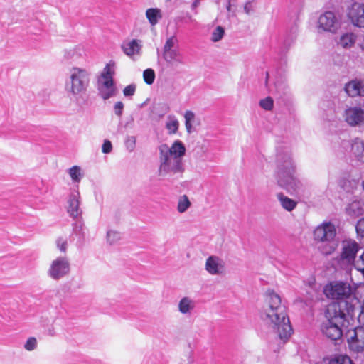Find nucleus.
Masks as SVG:
<instances>
[{"label": "nucleus", "instance_id": "49530a36", "mask_svg": "<svg viewBox=\"0 0 364 364\" xmlns=\"http://www.w3.org/2000/svg\"><path fill=\"white\" fill-rule=\"evenodd\" d=\"M114 113L117 116L121 117L124 109V104L119 101L114 106Z\"/></svg>", "mask_w": 364, "mask_h": 364}, {"label": "nucleus", "instance_id": "5701e85b", "mask_svg": "<svg viewBox=\"0 0 364 364\" xmlns=\"http://www.w3.org/2000/svg\"><path fill=\"white\" fill-rule=\"evenodd\" d=\"M351 153L360 161L364 163V141L359 138H355L352 141Z\"/></svg>", "mask_w": 364, "mask_h": 364}, {"label": "nucleus", "instance_id": "c03bdc74", "mask_svg": "<svg viewBox=\"0 0 364 364\" xmlns=\"http://www.w3.org/2000/svg\"><path fill=\"white\" fill-rule=\"evenodd\" d=\"M136 91V85L131 84L124 87L123 90V94L125 97H132L134 95Z\"/></svg>", "mask_w": 364, "mask_h": 364}, {"label": "nucleus", "instance_id": "0eeeda50", "mask_svg": "<svg viewBox=\"0 0 364 364\" xmlns=\"http://www.w3.org/2000/svg\"><path fill=\"white\" fill-rule=\"evenodd\" d=\"M159 172L161 176L166 174L182 173L184 171L182 159L159 154Z\"/></svg>", "mask_w": 364, "mask_h": 364}, {"label": "nucleus", "instance_id": "f03ea898", "mask_svg": "<svg viewBox=\"0 0 364 364\" xmlns=\"http://www.w3.org/2000/svg\"><path fill=\"white\" fill-rule=\"evenodd\" d=\"M323 293L328 299L338 300L328 306V314L335 316L341 312L347 316H355L360 300L353 294V289L349 284L343 282H330L324 287Z\"/></svg>", "mask_w": 364, "mask_h": 364}, {"label": "nucleus", "instance_id": "bb28decb", "mask_svg": "<svg viewBox=\"0 0 364 364\" xmlns=\"http://www.w3.org/2000/svg\"><path fill=\"white\" fill-rule=\"evenodd\" d=\"M296 28H294L289 34H287L283 41L282 47L281 48V55L287 53L291 46L293 44L296 39Z\"/></svg>", "mask_w": 364, "mask_h": 364}, {"label": "nucleus", "instance_id": "473e14b6", "mask_svg": "<svg viewBox=\"0 0 364 364\" xmlns=\"http://www.w3.org/2000/svg\"><path fill=\"white\" fill-rule=\"evenodd\" d=\"M69 175L74 182H80L82 178L81 169L77 166H74L69 169Z\"/></svg>", "mask_w": 364, "mask_h": 364}, {"label": "nucleus", "instance_id": "f257e3e1", "mask_svg": "<svg viewBox=\"0 0 364 364\" xmlns=\"http://www.w3.org/2000/svg\"><path fill=\"white\" fill-rule=\"evenodd\" d=\"M260 318L270 329L277 333L279 339L285 343L293 331L279 294L268 290L265 294V304L260 312Z\"/></svg>", "mask_w": 364, "mask_h": 364}, {"label": "nucleus", "instance_id": "a211bd4d", "mask_svg": "<svg viewBox=\"0 0 364 364\" xmlns=\"http://www.w3.org/2000/svg\"><path fill=\"white\" fill-rule=\"evenodd\" d=\"M276 99L282 102H286L290 97L289 88L284 81H277L274 83V89L270 90Z\"/></svg>", "mask_w": 364, "mask_h": 364}, {"label": "nucleus", "instance_id": "20e7f679", "mask_svg": "<svg viewBox=\"0 0 364 364\" xmlns=\"http://www.w3.org/2000/svg\"><path fill=\"white\" fill-rule=\"evenodd\" d=\"M326 317L321 328L322 333L328 338L336 341L340 339L343 335L342 328H348L350 322L353 321L354 316H347L344 313H338L335 316L328 314V309H326Z\"/></svg>", "mask_w": 364, "mask_h": 364}, {"label": "nucleus", "instance_id": "864d4df0", "mask_svg": "<svg viewBox=\"0 0 364 364\" xmlns=\"http://www.w3.org/2000/svg\"><path fill=\"white\" fill-rule=\"evenodd\" d=\"M268 77H269V73L267 72V80H266V82H267Z\"/></svg>", "mask_w": 364, "mask_h": 364}, {"label": "nucleus", "instance_id": "72a5a7b5", "mask_svg": "<svg viewBox=\"0 0 364 364\" xmlns=\"http://www.w3.org/2000/svg\"><path fill=\"white\" fill-rule=\"evenodd\" d=\"M143 77L147 85H152L155 80V73L154 70L151 68L146 69L143 73Z\"/></svg>", "mask_w": 364, "mask_h": 364}, {"label": "nucleus", "instance_id": "2f4dec72", "mask_svg": "<svg viewBox=\"0 0 364 364\" xmlns=\"http://www.w3.org/2000/svg\"><path fill=\"white\" fill-rule=\"evenodd\" d=\"M184 117L186 129L188 133H191L193 129L192 123L195 120V114L192 111L188 110L185 112Z\"/></svg>", "mask_w": 364, "mask_h": 364}, {"label": "nucleus", "instance_id": "9b49d317", "mask_svg": "<svg viewBox=\"0 0 364 364\" xmlns=\"http://www.w3.org/2000/svg\"><path fill=\"white\" fill-rule=\"evenodd\" d=\"M336 235V227L331 223H323L318 226L314 232V239L321 242H331Z\"/></svg>", "mask_w": 364, "mask_h": 364}, {"label": "nucleus", "instance_id": "cd10ccee", "mask_svg": "<svg viewBox=\"0 0 364 364\" xmlns=\"http://www.w3.org/2000/svg\"><path fill=\"white\" fill-rule=\"evenodd\" d=\"M146 16L151 26H155L159 18H161V10L157 8L148 9L146 11Z\"/></svg>", "mask_w": 364, "mask_h": 364}, {"label": "nucleus", "instance_id": "c9c22d12", "mask_svg": "<svg viewBox=\"0 0 364 364\" xmlns=\"http://www.w3.org/2000/svg\"><path fill=\"white\" fill-rule=\"evenodd\" d=\"M225 33V31L223 27L217 26L212 33L211 40L213 42H218L222 39Z\"/></svg>", "mask_w": 364, "mask_h": 364}, {"label": "nucleus", "instance_id": "7ed1b4c3", "mask_svg": "<svg viewBox=\"0 0 364 364\" xmlns=\"http://www.w3.org/2000/svg\"><path fill=\"white\" fill-rule=\"evenodd\" d=\"M276 178L278 185L293 194L301 188L300 181L295 176L296 166L290 149L284 145L277 146Z\"/></svg>", "mask_w": 364, "mask_h": 364}, {"label": "nucleus", "instance_id": "6ab92c4d", "mask_svg": "<svg viewBox=\"0 0 364 364\" xmlns=\"http://www.w3.org/2000/svg\"><path fill=\"white\" fill-rule=\"evenodd\" d=\"M222 260L215 256H210L205 262V269L212 275L220 274L223 269Z\"/></svg>", "mask_w": 364, "mask_h": 364}, {"label": "nucleus", "instance_id": "412c9836", "mask_svg": "<svg viewBox=\"0 0 364 364\" xmlns=\"http://www.w3.org/2000/svg\"><path fill=\"white\" fill-rule=\"evenodd\" d=\"M346 213L351 218H358L364 214V203L355 200L349 203L346 208Z\"/></svg>", "mask_w": 364, "mask_h": 364}, {"label": "nucleus", "instance_id": "f8f14e48", "mask_svg": "<svg viewBox=\"0 0 364 364\" xmlns=\"http://www.w3.org/2000/svg\"><path fill=\"white\" fill-rule=\"evenodd\" d=\"M347 16L354 26L364 28L363 4L353 3L348 9Z\"/></svg>", "mask_w": 364, "mask_h": 364}, {"label": "nucleus", "instance_id": "e433bc0d", "mask_svg": "<svg viewBox=\"0 0 364 364\" xmlns=\"http://www.w3.org/2000/svg\"><path fill=\"white\" fill-rule=\"evenodd\" d=\"M121 238L120 233L117 231L109 230L107 233V240L109 244H114Z\"/></svg>", "mask_w": 364, "mask_h": 364}, {"label": "nucleus", "instance_id": "4be33fe9", "mask_svg": "<svg viewBox=\"0 0 364 364\" xmlns=\"http://www.w3.org/2000/svg\"><path fill=\"white\" fill-rule=\"evenodd\" d=\"M163 58L166 63L171 65L183 63L182 55L177 49L164 50Z\"/></svg>", "mask_w": 364, "mask_h": 364}, {"label": "nucleus", "instance_id": "9d476101", "mask_svg": "<svg viewBox=\"0 0 364 364\" xmlns=\"http://www.w3.org/2000/svg\"><path fill=\"white\" fill-rule=\"evenodd\" d=\"M70 271V264L67 258L58 257L53 261L48 270L49 276L55 279H60Z\"/></svg>", "mask_w": 364, "mask_h": 364}, {"label": "nucleus", "instance_id": "a19ab883", "mask_svg": "<svg viewBox=\"0 0 364 364\" xmlns=\"http://www.w3.org/2000/svg\"><path fill=\"white\" fill-rule=\"evenodd\" d=\"M113 75H114V72L111 70L109 64H107L105 67V68L101 74V79L106 80V79H108V77L113 79Z\"/></svg>", "mask_w": 364, "mask_h": 364}, {"label": "nucleus", "instance_id": "8fccbe9b", "mask_svg": "<svg viewBox=\"0 0 364 364\" xmlns=\"http://www.w3.org/2000/svg\"><path fill=\"white\" fill-rule=\"evenodd\" d=\"M244 11L247 14H250L253 11V6L252 1H247L244 6Z\"/></svg>", "mask_w": 364, "mask_h": 364}, {"label": "nucleus", "instance_id": "f3484780", "mask_svg": "<svg viewBox=\"0 0 364 364\" xmlns=\"http://www.w3.org/2000/svg\"><path fill=\"white\" fill-rule=\"evenodd\" d=\"M121 48L125 55L135 60V56L141 55L142 46L140 43V41L132 39V41L124 42Z\"/></svg>", "mask_w": 364, "mask_h": 364}, {"label": "nucleus", "instance_id": "39448f33", "mask_svg": "<svg viewBox=\"0 0 364 364\" xmlns=\"http://www.w3.org/2000/svg\"><path fill=\"white\" fill-rule=\"evenodd\" d=\"M91 73L86 69L73 67L70 70L69 80L66 82L68 92L74 96L86 93L90 85Z\"/></svg>", "mask_w": 364, "mask_h": 364}, {"label": "nucleus", "instance_id": "2eb2a0df", "mask_svg": "<svg viewBox=\"0 0 364 364\" xmlns=\"http://www.w3.org/2000/svg\"><path fill=\"white\" fill-rule=\"evenodd\" d=\"M159 154H165L171 156H176L180 159L186 154V147L184 144L180 141H175L171 147L167 144H162L159 146Z\"/></svg>", "mask_w": 364, "mask_h": 364}, {"label": "nucleus", "instance_id": "58836bf2", "mask_svg": "<svg viewBox=\"0 0 364 364\" xmlns=\"http://www.w3.org/2000/svg\"><path fill=\"white\" fill-rule=\"evenodd\" d=\"M353 266L355 269L364 274V252L355 259Z\"/></svg>", "mask_w": 364, "mask_h": 364}, {"label": "nucleus", "instance_id": "79ce46f5", "mask_svg": "<svg viewBox=\"0 0 364 364\" xmlns=\"http://www.w3.org/2000/svg\"><path fill=\"white\" fill-rule=\"evenodd\" d=\"M176 42L177 39L176 38L175 36H171L168 38L166 40V43L164 46L163 51L173 49V47L175 46Z\"/></svg>", "mask_w": 364, "mask_h": 364}, {"label": "nucleus", "instance_id": "393cba45", "mask_svg": "<svg viewBox=\"0 0 364 364\" xmlns=\"http://www.w3.org/2000/svg\"><path fill=\"white\" fill-rule=\"evenodd\" d=\"M277 196L282 207L287 211L290 212L296 208L297 203L294 200L284 196L282 193H277Z\"/></svg>", "mask_w": 364, "mask_h": 364}, {"label": "nucleus", "instance_id": "de8ad7c7", "mask_svg": "<svg viewBox=\"0 0 364 364\" xmlns=\"http://www.w3.org/2000/svg\"><path fill=\"white\" fill-rule=\"evenodd\" d=\"M67 241L61 238L58 239L57 246L61 252H65L67 249Z\"/></svg>", "mask_w": 364, "mask_h": 364}, {"label": "nucleus", "instance_id": "6e6552de", "mask_svg": "<svg viewBox=\"0 0 364 364\" xmlns=\"http://www.w3.org/2000/svg\"><path fill=\"white\" fill-rule=\"evenodd\" d=\"M348 342L350 349L357 353L364 350V327L358 326L348 329Z\"/></svg>", "mask_w": 364, "mask_h": 364}, {"label": "nucleus", "instance_id": "4468645a", "mask_svg": "<svg viewBox=\"0 0 364 364\" xmlns=\"http://www.w3.org/2000/svg\"><path fill=\"white\" fill-rule=\"evenodd\" d=\"M344 118L350 126H356L364 122V110L359 107H348L345 110Z\"/></svg>", "mask_w": 364, "mask_h": 364}, {"label": "nucleus", "instance_id": "dca6fc26", "mask_svg": "<svg viewBox=\"0 0 364 364\" xmlns=\"http://www.w3.org/2000/svg\"><path fill=\"white\" fill-rule=\"evenodd\" d=\"M344 90L351 97H364V81L358 79L351 80L345 85Z\"/></svg>", "mask_w": 364, "mask_h": 364}, {"label": "nucleus", "instance_id": "a18cd8bd", "mask_svg": "<svg viewBox=\"0 0 364 364\" xmlns=\"http://www.w3.org/2000/svg\"><path fill=\"white\" fill-rule=\"evenodd\" d=\"M112 151V142L108 140L105 139L104 140V142L102 146V151L104 154H109Z\"/></svg>", "mask_w": 364, "mask_h": 364}, {"label": "nucleus", "instance_id": "a878e982", "mask_svg": "<svg viewBox=\"0 0 364 364\" xmlns=\"http://www.w3.org/2000/svg\"><path fill=\"white\" fill-rule=\"evenodd\" d=\"M195 307V302L188 297H183L178 304V310L181 313L186 314Z\"/></svg>", "mask_w": 364, "mask_h": 364}, {"label": "nucleus", "instance_id": "5fc2aeb1", "mask_svg": "<svg viewBox=\"0 0 364 364\" xmlns=\"http://www.w3.org/2000/svg\"><path fill=\"white\" fill-rule=\"evenodd\" d=\"M363 189H364V181H363Z\"/></svg>", "mask_w": 364, "mask_h": 364}, {"label": "nucleus", "instance_id": "7c9ffc66", "mask_svg": "<svg viewBox=\"0 0 364 364\" xmlns=\"http://www.w3.org/2000/svg\"><path fill=\"white\" fill-rule=\"evenodd\" d=\"M191 206V202L187 196H182L178 203L177 210L179 213H183L186 212L188 208Z\"/></svg>", "mask_w": 364, "mask_h": 364}, {"label": "nucleus", "instance_id": "1a4fd4ad", "mask_svg": "<svg viewBox=\"0 0 364 364\" xmlns=\"http://www.w3.org/2000/svg\"><path fill=\"white\" fill-rule=\"evenodd\" d=\"M360 250L359 245L354 240H345L342 244L340 260L343 264H353L355 256Z\"/></svg>", "mask_w": 364, "mask_h": 364}, {"label": "nucleus", "instance_id": "ddd939ff", "mask_svg": "<svg viewBox=\"0 0 364 364\" xmlns=\"http://www.w3.org/2000/svg\"><path fill=\"white\" fill-rule=\"evenodd\" d=\"M318 26L325 31L335 33L338 27V21L333 12L326 11L320 16Z\"/></svg>", "mask_w": 364, "mask_h": 364}, {"label": "nucleus", "instance_id": "423d86ee", "mask_svg": "<svg viewBox=\"0 0 364 364\" xmlns=\"http://www.w3.org/2000/svg\"><path fill=\"white\" fill-rule=\"evenodd\" d=\"M80 196L77 190L70 192L67 201V212L69 215L77 221L73 225V232L80 234L82 230V223L78 219L82 218V210L80 208Z\"/></svg>", "mask_w": 364, "mask_h": 364}, {"label": "nucleus", "instance_id": "b1692460", "mask_svg": "<svg viewBox=\"0 0 364 364\" xmlns=\"http://www.w3.org/2000/svg\"><path fill=\"white\" fill-rule=\"evenodd\" d=\"M356 39L357 36L355 33H346L341 36L338 44L343 48H350L355 45Z\"/></svg>", "mask_w": 364, "mask_h": 364}, {"label": "nucleus", "instance_id": "37998d69", "mask_svg": "<svg viewBox=\"0 0 364 364\" xmlns=\"http://www.w3.org/2000/svg\"><path fill=\"white\" fill-rule=\"evenodd\" d=\"M355 229L358 235L364 237V218L358 221Z\"/></svg>", "mask_w": 364, "mask_h": 364}, {"label": "nucleus", "instance_id": "09e8293b", "mask_svg": "<svg viewBox=\"0 0 364 364\" xmlns=\"http://www.w3.org/2000/svg\"><path fill=\"white\" fill-rule=\"evenodd\" d=\"M236 6V0H228L226 4V9L229 13H232V14H235V10L232 9V7Z\"/></svg>", "mask_w": 364, "mask_h": 364}, {"label": "nucleus", "instance_id": "f704fd0d", "mask_svg": "<svg viewBox=\"0 0 364 364\" xmlns=\"http://www.w3.org/2000/svg\"><path fill=\"white\" fill-rule=\"evenodd\" d=\"M136 137L134 136H127L124 140V145L129 152H132L136 146Z\"/></svg>", "mask_w": 364, "mask_h": 364}, {"label": "nucleus", "instance_id": "c85d7f7f", "mask_svg": "<svg viewBox=\"0 0 364 364\" xmlns=\"http://www.w3.org/2000/svg\"><path fill=\"white\" fill-rule=\"evenodd\" d=\"M166 123V128L169 134H176L178 129L179 122L175 116L169 115Z\"/></svg>", "mask_w": 364, "mask_h": 364}, {"label": "nucleus", "instance_id": "4c0bfd02", "mask_svg": "<svg viewBox=\"0 0 364 364\" xmlns=\"http://www.w3.org/2000/svg\"><path fill=\"white\" fill-rule=\"evenodd\" d=\"M274 101L271 97H267L264 99H262L259 102V105L265 110H272L273 108Z\"/></svg>", "mask_w": 364, "mask_h": 364}, {"label": "nucleus", "instance_id": "603ef678", "mask_svg": "<svg viewBox=\"0 0 364 364\" xmlns=\"http://www.w3.org/2000/svg\"><path fill=\"white\" fill-rule=\"evenodd\" d=\"M200 5V1L199 0H196L194 1L192 4H191V8L192 9H194L196 8H197L198 6Z\"/></svg>", "mask_w": 364, "mask_h": 364}, {"label": "nucleus", "instance_id": "c756f323", "mask_svg": "<svg viewBox=\"0 0 364 364\" xmlns=\"http://www.w3.org/2000/svg\"><path fill=\"white\" fill-rule=\"evenodd\" d=\"M328 364H354L351 358L346 355H337L331 358Z\"/></svg>", "mask_w": 364, "mask_h": 364}, {"label": "nucleus", "instance_id": "aec40b11", "mask_svg": "<svg viewBox=\"0 0 364 364\" xmlns=\"http://www.w3.org/2000/svg\"><path fill=\"white\" fill-rule=\"evenodd\" d=\"M99 82L101 83L99 87L100 96L104 100H107L112 97L114 94L113 79L108 77V79L106 80H100Z\"/></svg>", "mask_w": 364, "mask_h": 364}, {"label": "nucleus", "instance_id": "ea45409f", "mask_svg": "<svg viewBox=\"0 0 364 364\" xmlns=\"http://www.w3.org/2000/svg\"><path fill=\"white\" fill-rule=\"evenodd\" d=\"M37 346V340L34 337H30L24 345V348L29 351L34 350Z\"/></svg>", "mask_w": 364, "mask_h": 364}, {"label": "nucleus", "instance_id": "3c124183", "mask_svg": "<svg viewBox=\"0 0 364 364\" xmlns=\"http://www.w3.org/2000/svg\"><path fill=\"white\" fill-rule=\"evenodd\" d=\"M360 324L364 326V304L361 306V310L358 317Z\"/></svg>", "mask_w": 364, "mask_h": 364}]
</instances>
